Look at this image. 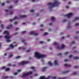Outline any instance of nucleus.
<instances>
[{"mask_svg":"<svg viewBox=\"0 0 79 79\" xmlns=\"http://www.w3.org/2000/svg\"><path fill=\"white\" fill-rule=\"evenodd\" d=\"M73 15V14L72 13H70L69 14L65 15L64 16H66L68 18H69L71 16H72Z\"/></svg>","mask_w":79,"mask_h":79,"instance_id":"obj_6","label":"nucleus"},{"mask_svg":"<svg viewBox=\"0 0 79 79\" xmlns=\"http://www.w3.org/2000/svg\"><path fill=\"white\" fill-rule=\"evenodd\" d=\"M13 8V6H12V5H11L9 7L8 9H11V8Z\"/></svg>","mask_w":79,"mask_h":79,"instance_id":"obj_34","label":"nucleus"},{"mask_svg":"<svg viewBox=\"0 0 79 79\" xmlns=\"http://www.w3.org/2000/svg\"><path fill=\"white\" fill-rule=\"evenodd\" d=\"M13 77H13V76H11L10 77V79H13Z\"/></svg>","mask_w":79,"mask_h":79,"instance_id":"obj_48","label":"nucleus"},{"mask_svg":"<svg viewBox=\"0 0 79 79\" xmlns=\"http://www.w3.org/2000/svg\"><path fill=\"white\" fill-rule=\"evenodd\" d=\"M72 56H73L71 55L69 56V58H71V57H72Z\"/></svg>","mask_w":79,"mask_h":79,"instance_id":"obj_57","label":"nucleus"},{"mask_svg":"<svg viewBox=\"0 0 79 79\" xmlns=\"http://www.w3.org/2000/svg\"><path fill=\"white\" fill-rule=\"evenodd\" d=\"M75 44V42L74 41H73L72 42V44Z\"/></svg>","mask_w":79,"mask_h":79,"instance_id":"obj_45","label":"nucleus"},{"mask_svg":"<svg viewBox=\"0 0 79 79\" xmlns=\"http://www.w3.org/2000/svg\"><path fill=\"white\" fill-rule=\"evenodd\" d=\"M13 12L11 11L10 12V15H11V14H13Z\"/></svg>","mask_w":79,"mask_h":79,"instance_id":"obj_63","label":"nucleus"},{"mask_svg":"<svg viewBox=\"0 0 79 79\" xmlns=\"http://www.w3.org/2000/svg\"><path fill=\"white\" fill-rule=\"evenodd\" d=\"M18 33L16 32L14 34V35H18Z\"/></svg>","mask_w":79,"mask_h":79,"instance_id":"obj_56","label":"nucleus"},{"mask_svg":"<svg viewBox=\"0 0 79 79\" xmlns=\"http://www.w3.org/2000/svg\"><path fill=\"white\" fill-rule=\"evenodd\" d=\"M12 56H13V54H10V55L9 56V58H11Z\"/></svg>","mask_w":79,"mask_h":79,"instance_id":"obj_37","label":"nucleus"},{"mask_svg":"<svg viewBox=\"0 0 79 79\" xmlns=\"http://www.w3.org/2000/svg\"><path fill=\"white\" fill-rule=\"evenodd\" d=\"M56 44H57V43H55L53 44V45H56Z\"/></svg>","mask_w":79,"mask_h":79,"instance_id":"obj_64","label":"nucleus"},{"mask_svg":"<svg viewBox=\"0 0 79 79\" xmlns=\"http://www.w3.org/2000/svg\"><path fill=\"white\" fill-rule=\"evenodd\" d=\"M12 27V25H10L9 26H8L6 28V29H11Z\"/></svg>","mask_w":79,"mask_h":79,"instance_id":"obj_15","label":"nucleus"},{"mask_svg":"<svg viewBox=\"0 0 79 79\" xmlns=\"http://www.w3.org/2000/svg\"><path fill=\"white\" fill-rule=\"evenodd\" d=\"M48 33L47 32H45L44 33V35H48Z\"/></svg>","mask_w":79,"mask_h":79,"instance_id":"obj_32","label":"nucleus"},{"mask_svg":"<svg viewBox=\"0 0 79 79\" xmlns=\"http://www.w3.org/2000/svg\"><path fill=\"white\" fill-rule=\"evenodd\" d=\"M70 24H71V22L70 21H69L68 23V26H69V25H70Z\"/></svg>","mask_w":79,"mask_h":79,"instance_id":"obj_43","label":"nucleus"},{"mask_svg":"<svg viewBox=\"0 0 79 79\" xmlns=\"http://www.w3.org/2000/svg\"><path fill=\"white\" fill-rule=\"evenodd\" d=\"M68 60H67V59H65V60H64V62H66L67 61H68Z\"/></svg>","mask_w":79,"mask_h":79,"instance_id":"obj_52","label":"nucleus"},{"mask_svg":"<svg viewBox=\"0 0 79 79\" xmlns=\"http://www.w3.org/2000/svg\"><path fill=\"white\" fill-rule=\"evenodd\" d=\"M39 79H49V78H47L45 77H40Z\"/></svg>","mask_w":79,"mask_h":79,"instance_id":"obj_12","label":"nucleus"},{"mask_svg":"<svg viewBox=\"0 0 79 79\" xmlns=\"http://www.w3.org/2000/svg\"><path fill=\"white\" fill-rule=\"evenodd\" d=\"M73 53H77V51H75L73 52Z\"/></svg>","mask_w":79,"mask_h":79,"instance_id":"obj_53","label":"nucleus"},{"mask_svg":"<svg viewBox=\"0 0 79 79\" xmlns=\"http://www.w3.org/2000/svg\"><path fill=\"white\" fill-rule=\"evenodd\" d=\"M17 24H18V22H16V21L14 23V24L15 25H17Z\"/></svg>","mask_w":79,"mask_h":79,"instance_id":"obj_40","label":"nucleus"},{"mask_svg":"<svg viewBox=\"0 0 79 79\" xmlns=\"http://www.w3.org/2000/svg\"><path fill=\"white\" fill-rule=\"evenodd\" d=\"M11 38L10 36H8L7 35H6L5 36V38L6 39H7L6 40V41H7V42H11V40L8 39H10Z\"/></svg>","mask_w":79,"mask_h":79,"instance_id":"obj_4","label":"nucleus"},{"mask_svg":"<svg viewBox=\"0 0 79 79\" xmlns=\"http://www.w3.org/2000/svg\"><path fill=\"white\" fill-rule=\"evenodd\" d=\"M78 38H79V37L76 36H74V39H78Z\"/></svg>","mask_w":79,"mask_h":79,"instance_id":"obj_30","label":"nucleus"},{"mask_svg":"<svg viewBox=\"0 0 79 79\" xmlns=\"http://www.w3.org/2000/svg\"><path fill=\"white\" fill-rule=\"evenodd\" d=\"M62 47H60V49H63V48L65 47L64 45V44H61Z\"/></svg>","mask_w":79,"mask_h":79,"instance_id":"obj_21","label":"nucleus"},{"mask_svg":"<svg viewBox=\"0 0 79 79\" xmlns=\"http://www.w3.org/2000/svg\"><path fill=\"white\" fill-rule=\"evenodd\" d=\"M54 63L55 64V65H57V64H58V63H57V61H56V60H54Z\"/></svg>","mask_w":79,"mask_h":79,"instance_id":"obj_20","label":"nucleus"},{"mask_svg":"<svg viewBox=\"0 0 79 79\" xmlns=\"http://www.w3.org/2000/svg\"><path fill=\"white\" fill-rule=\"evenodd\" d=\"M75 26H79V23H75Z\"/></svg>","mask_w":79,"mask_h":79,"instance_id":"obj_38","label":"nucleus"},{"mask_svg":"<svg viewBox=\"0 0 79 79\" xmlns=\"http://www.w3.org/2000/svg\"><path fill=\"white\" fill-rule=\"evenodd\" d=\"M32 74V72H28L27 73H25L23 76L22 77H26V76H27L31 74Z\"/></svg>","mask_w":79,"mask_h":79,"instance_id":"obj_3","label":"nucleus"},{"mask_svg":"<svg viewBox=\"0 0 79 79\" xmlns=\"http://www.w3.org/2000/svg\"><path fill=\"white\" fill-rule=\"evenodd\" d=\"M3 79H6V78H8L7 77H3Z\"/></svg>","mask_w":79,"mask_h":79,"instance_id":"obj_54","label":"nucleus"},{"mask_svg":"<svg viewBox=\"0 0 79 79\" xmlns=\"http://www.w3.org/2000/svg\"><path fill=\"white\" fill-rule=\"evenodd\" d=\"M31 69H32L33 70H34L35 69L34 67H31Z\"/></svg>","mask_w":79,"mask_h":79,"instance_id":"obj_42","label":"nucleus"},{"mask_svg":"<svg viewBox=\"0 0 79 79\" xmlns=\"http://www.w3.org/2000/svg\"><path fill=\"white\" fill-rule=\"evenodd\" d=\"M19 17L20 19H21V18H26L27 17V16L26 15H19Z\"/></svg>","mask_w":79,"mask_h":79,"instance_id":"obj_11","label":"nucleus"},{"mask_svg":"<svg viewBox=\"0 0 79 79\" xmlns=\"http://www.w3.org/2000/svg\"><path fill=\"white\" fill-rule=\"evenodd\" d=\"M57 56H62V54L61 53H59L57 55Z\"/></svg>","mask_w":79,"mask_h":79,"instance_id":"obj_22","label":"nucleus"},{"mask_svg":"<svg viewBox=\"0 0 79 79\" xmlns=\"http://www.w3.org/2000/svg\"><path fill=\"white\" fill-rule=\"evenodd\" d=\"M28 63L29 62L28 61H22L20 64L19 66H22V65H24V64H27V63Z\"/></svg>","mask_w":79,"mask_h":79,"instance_id":"obj_5","label":"nucleus"},{"mask_svg":"<svg viewBox=\"0 0 79 79\" xmlns=\"http://www.w3.org/2000/svg\"><path fill=\"white\" fill-rule=\"evenodd\" d=\"M14 75H17V74H18V73H14Z\"/></svg>","mask_w":79,"mask_h":79,"instance_id":"obj_55","label":"nucleus"},{"mask_svg":"<svg viewBox=\"0 0 79 79\" xmlns=\"http://www.w3.org/2000/svg\"><path fill=\"white\" fill-rule=\"evenodd\" d=\"M79 59V57H75L73 58L74 60H78Z\"/></svg>","mask_w":79,"mask_h":79,"instance_id":"obj_25","label":"nucleus"},{"mask_svg":"<svg viewBox=\"0 0 79 79\" xmlns=\"http://www.w3.org/2000/svg\"><path fill=\"white\" fill-rule=\"evenodd\" d=\"M20 57H21L20 56H16L15 57V58L16 59H19V58H20Z\"/></svg>","mask_w":79,"mask_h":79,"instance_id":"obj_24","label":"nucleus"},{"mask_svg":"<svg viewBox=\"0 0 79 79\" xmlns=\"http://www.w3.org/2000/svg\"><path fill=\"white\" fill-rule=\"evenodd\" d=\"M19 1L18 0H16L15 1V4H16V3H18V2Z\"/></svg>","mask_w":79,"mask_h":79,"instance_id":"obj_33","label":"nucleus"},{"mask_svg":"<svg viewBox=\"0 0 79 79\" xmlns=\"http://www.w3.org/2000/svg\"><path fill=\"white\" fill-rule=\"evenodd\" d=\"M21 70L20 69H18L17 70V72L18 73H19V72H20V71H21Z\"/></svg>","mask_w":79,"mask_h":79,"instance_id":"obj_46","label":"nucleus"},{"mask_svg":"<svg viewBox=\"0 0 79 79\" xmlns=\"http://www.w3.org/2000/svg\"><path fill=\"white\" fill-rule=\"evenodd\" d=\"M50 41V39H48L47 40V41H48V42H49V41Z\"/></svg>","mask_w":79,"mask_h":79,"instance_id":"obj_62","label":"nucleus"},{"mask_svg":"<svg viewBox=\"0 0 79 79\" xmlns=\"http://www.w3.org/2000/svg\"><path fill=\"white\" fill-rule=\"evenodd\" d=\"M26 31H22V34H25V33H26Z\"/></svg>","mask_w":79,"mask_h":79,"instance_id":"obj_41","label":"nucleus"},{"mask_svg":"<svg viewBox=\"0 0 79 79\" xmlns=\"http://www.w3.org/2000/svg\"><path fill=\"white\" fill-rule=\"evenodd\" d=\"M69 53V52H65L64 53V55H68V54Z\"/></svg>","mask_w":79,"mask_h":79,"instance_id":"obj_26","label":"nucleus"},{"mask_svg":"<svg viewBox=\"0 0 79 79\" xmlns=\"http://www.w3.org/2000/svg\"><path fill=\"white\" fill-rule=\"evenodd\" d=\"M35 56L37 59H39L40 58H44L46 56V55H40V54L38 52H35Z\"/></svg>","mask_w":79,"mask_h":79,"instance_id":"obj_1","label":"nucleus"},{"mask_svg":"<svg viewBox=\"0 0 79 79\" xmlns=\"http://www.w3.org/2000/svg\"><path fill=\"white\" fill-rule=\"evenodd\" d=\"M72 65H68V64H64V66H65V67H66L68 66V67H71V66H72Z\"/></svg>","mask_w":79,"mask_h":79,"instance_id":"obj_16","label":"nucleus"},{"mask_svg":"<svg viewBox=\"0 0 79 79\" xmlns=\"http://www.w3.org/2000/svg\"><path fill=\"white\" fill-rule=\"evenodd\" d=\"M69 71V70H67L65 71V72L64 71H62V73L63 74H65V73H68Z\"/></svg>","mask_w":79,"mask_h":79,"instance_id":"obj_13","label":"nucleus"},{"mask_svg":"<svg viewBox=\"0 0 79 79\" xmlns=\"http://www.w3.org/2000/svg\"><path fill=\"white\" fill-rule=\"evenodd\" d=\"M22 42L24 43V45H26V42H25V41L24 40H23Z\"/></svg>","mask_w":79,"mask_h":79,"instance_id":"obj_29","label":"nucleus"},{"mask_svg":"<svg viewBox=\"0 0 79 79\" xmlns=\"http://www.w3.org/2000/svg\"><path fill=\"white\" fill-rule=\"evenodd\" d=\"M54 4L55 5H56V6H58V5H59L60 2H58V1H56L54 2Z\"/></svg>","mask_w":79,"mask_h":79,"instance_id":"obj_10","label":"nucleus"},{"mask_svg":"<svg viewBox=\"0 0 79 79\" xmlns=\"http://www.w3.org/2000/svg\"><path fill=\"white\" fill-rule=\"evenodd\" d=\"M19 30V28H18V27H16L15 28V31H18Z\"/></svg>","mask_w":79,"mask_h":79,"instance_id":"obj_28","label":"nucleus"},{"mask_svg":"<svg viewBox=\"0 0 79 79\" xmlns=\"http://www.w3.org/2000/svg\"><path fill=\"white\" fill-rule=\"evenodd\" d=\"M56 77H52V78L53 79H56Z\"/></svg>","mask_w":79,"mask_h":79,"instance_id":"obj_49","label":"nucleus"},{"mask_svg":"<svg viewBox=\"0 0 79 79\" xmlns=\"http://www.w3.org/2000/svg\"><path fill=\"white\" fill-rule=\"evenodd\" d=\"M8 66H11V64L10 63H8Z\"/></svg>","mask_w":79,"mask_h":79,"instance_id":"obj_44","label":"nucleus"},{"mask_svg":"<svg viewBox=\"0 0 79 79\" xmlns=\"http://www.w3.org/2000/svg\"><path fill=\"white\" fill-rule=\"evenodd\" d=\"M6 3H10V1H6Z\"/></svg>","mask_w":79,"mask_h":79,"instance_id":"obj_61","label":"nucleus"},{"mask_svg":"<svg viewBox=\"0 0 79 79\" xmlns=\"http://www.w3.org/2000/svg\"><path fill=\"white\" fill-rule=\"evenodd\" d=\"M41 69H42L41 71L42 72H44L45 71H46V70L47 69V67H43Z\"/></svg>","mask_w":79,"mask_h":79,"instance_id":"obj_9","label":"nucleus"},{"mask_svg":"<svg viewBox=\"0 0 79 79\" xmlns=\"http://www.w3.org/2000/svg\"><path fill=\"white\" fill-rule=\"evenodd\" d=\"M67 29H72V27H68L67 28Z\"/></svg>","mask_w":79,"mask_h":79,"instance_id":"obj_35","label":"nucleus"},{"mask_svg":"<svg viewBox=\"0 0 79 79\" xmlns=\"http://www.w3.org/2000/svg\"><path fill=\"white\" fill-rule=\"evenodd\" d=\"M34 12V10H30V12L31 13H33V12Z\"/></svg>","mask_w":79,"mask_h":79,"instance_id":"obj_51","label":"nucleus"},{"mask_svg":"<svg viewBox=\"0 0 79 79\" xmlns=\"http://www.w3.org/2000/svg\"><path fill=\"white\" fill-rule=\"evenodd\" d=\"M40 15L39 14V13H38L36 14V16H40Z\"/></svg>","mask_w":79,"mask_h":79,"instance_id":"obj_58","label":"nucleus"},{"mask_svg":"<svg viewBox=\"0 0 79 79\" xmlns=\"http://www.w3.org/2000/svg\"><path fill=\"white\" fill-rule=\"evenodd\" d=\"M30 52V50H29L28 49L26 51V52Z\"/></svg>","mask_w":79,"mask_h":79,"instance_id":"obj_60","label":"nucleus"},{"mask_svg":"<svg viewBox=\"0 0 79 79\" xmlns=\"http://www.w3.org/2000/svg\"><path fill=\"white\" fill-rule=\"evenodd\" d=\"M30 35H34L35 36H37L39 34L38 33H34V31H32L30 33Z\"/></svg>","mask_w":79,"mask_h":79,"instance_id":"obj_7","label":"nucleus"},{"mask_svg":"<svg viewBox=\"0 0 79 79\" xmlns=\"http://www.w3.org/2000/svg\"><path fill=\"white\" fill-rule=\"evenodd\" d=\"M58 79H66V77H64L63 78H61L60 77H58L57 78Z\"/></svg>","mask_w":79,"mask_h":79,"instance_id":"obj_23","label":"nucleus"},{"mask_svg":"<svg viewBox=\"0 0 79 79\" xmlns=\"http://www.w3.org/2000/svg\"><path fill=\"white\" fill-rule=\"evenodd\" d=\"M40 44H43V43H44V41H41L39 43Z\"/></svg>","mask_w":79,"mask_h":79,"instance_id":"obj_50","label":"nucleus"},{"mask_svg":"<svg viewBox=\"0 0 79 79\" xmlns=\"http://www.w3.org/2000/svg\"><path fill=\"white\" fill-rule=\"evenodd\" d=\"M48 64L49 65H50V66H52L53 65V64L51 63V61H50L48 62Z\"/></svg>","mask_w":79,"mask_h":79,"instance_id":"obj_18","label":"nucleus"},{"mask_svg":"<svg viewBox=\"0 0 79 79\" xmlns=\"http://www.w3.org/2000/svg\"><path fill=\"white\" fill-rule=\"evenodd\" d=\"M48 5H49V9L50 11H52V9L51 8H53L54 6H55V5H54L53 3L48 2Z\"/></svg>","mask_w":79,"mask_h":79,"instance_id":"obj_2","label":"nucleus"},{"mask_svg":"<svg viewBox=\"0 0 79 79\" xmlns=\"http://www.w3.org/2000/svg\"><path fill=\"white\" fill-rule=\"evenodd\" d=\"M66 19H64L63 20V21L62 22L63 23H66Z\"/></svg>","mask_w":79,"mask_h":79,"instance_id":"obj_36","label":"nucleus"},{"mask_svg":"<svg viewBox=\"0 0 79 79\" xmlns=\"http://www.w3.org/2000/svg\"><path fill=\"white\" fill-rule=\"evenodd\" d=\"M18 19V17H15L14 18V19H9V21H10V22H13V21L15 19Z\"/></svg>","mask_w":79,"mask_h":79,"instance_id":"obj_8","label":"nucleus"},{"mask_svg":"<svg viewBox=\"0 0 79 79\" xmlns=\"http://www.w3.org/2000/svg\"><path fill=\"white\" fill-rule=\"evenodd\" d=\"M5 34L8 35L9 34V33L8 31H4V32H3V34Z\"/></svg>","mask_w":79,"mask_h":79,"instance_id":"obj_14","label":"nucleus"},{"mask_svg":"<svg viewBox=\"0 0 79 79\" xmlns=\"http://www.w3.org/2000/svg\"><path fill=\"white\" fill-rule=\"evenodd\" d=\"M1 27L3 29H4V27H3V25H2V24H1Z\"/></svg>","mask_w":79,"mask_h":79,"instance_id":"obj_27","label":"nucleus"},{"mask_svg":"<svg viewBox=\"0 0 79 79\" xmlns=\"http://www.w3.org/2000/svg\"><path fill=\"white\" fill-rule=\"evenodd\" d=\"M79 32L78 31H76V34H79Z\"/></svg>","mask_w":79,"mask_h":79,"instance_id":"obj_59","label":"nucleus"},{"mask_svg":"<svg viewBox=\"0 0 79 79\" xmlns=\"http://www.w3.org/2000/svg\"><path fill=\"white\" fill-rule=\"evenodd\" d=\"M57 49H58V50H61V49H60V46H58L57 48Z\"/></svg>","mask_w":79,"mask_h":79,"instance_id":"obj_47","label":"nucleus"},{"mask_svg":"<svg viewBox=\"0 0 79 79\" xmlns=\"http://www.w3.org/2000/svg\"><path fill=\"white\" fill-rule=\"evenodd\" d=\"M74 19L75 20H78V19H79V17H78V18H77V17L75 18H74Z\"/></svg>","mask_w":79,"mask_h":79,"instance_id":"obj_31","label":"nucleus"},{"mask_svg":"<svg viewBox=\"0 0 79 79\" xmlns=\"http://www.w3.org/2000/svg\"><path fill=\"white\" fill-rule=\"evenodd\" d=\"M10 47L11 49H13L14 48V46L13 45V44H11L10 45Z\"/></svg>","mask_w":79,"mask_h":79,"instance_id":"obj_17","label":"nucleus"},{"mask_svg":"<svg viewBox=\"0 0 79 79\" xmlns=\"http://www.w3.org/2000/svg\"><path fill=\"white\" fill-rule=\"evenodd\" d=\"M10 70V68H6L5 69V71H9Z\"/></svg>","mask_w":79,"mask_h":79,"instance_id":"obj_19","label":"nucleus"},{"mask_svg":"<svg viewBox=\"0 0 79 79\" xmlns=\"http://www.w3.org/2000/svg\"><path fill=\"white\" fill-rule=\"evenodd\" d=\"M51 18L52 21H54V20H55V19H54L53 17H51Z\"/></svg>","mask_w":79,"mask_h":79,"instance_id":"obj_39","label":"nucleus"}]
</instances>
